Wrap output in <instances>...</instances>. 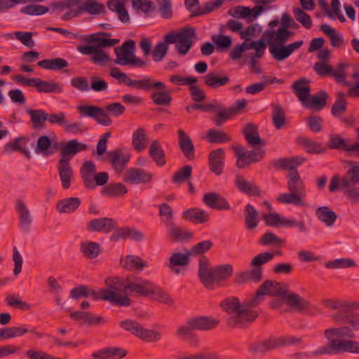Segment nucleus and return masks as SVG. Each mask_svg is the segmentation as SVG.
Listing matches in <instances>:
<instances>
[{"instance_id":"nucleus-42","label":"nucleus","mask_w":359,"mask_h":359,"mask_svg":"<svg viewBox=\"0 0 359 359\" xmlns=\"http://www.w3.org/2000/svg\"><path fill=\"white\" fill-rule=\"evenodd\" d=\"M320 29L330 39L331 46L333 48H339L344 46V40L342 35L331 26L327 24H323L320 25Z\"/></svg>"},{"instance_id":"nucleus-10","label":"nucleus","mask_w":359,"mask_h":359,"mask_svg":"<svg viewBox=\"0 0 359 359\" xmlns=\"http://www.w3.org/2000/svg\"><path fill=\"white\" fill-rule=\"evenodd\" d=\"M275 30L266 31L263 34V39L269 43V50L273 57L276 61H283L291 55L287 45L285 43L274 41Z\"/></svg>"},{"instance_id":"nucleus-17","label":"nucleus","mask_w":359,"mask_h":359,"mask_svg":"<svg viewBox=\"0 0 359 359\" xmlns=\"http://www.w3.org/2000/svg\"><path fill=\"white\" fill-rule=\"evenodd\" d=\"M264 295L280 297L282 299L288 291V285L276 280H266L258 288Z\"/></svg>"},{"instance_id":"nucleus-37","label":"nucleus","mask_w":359,"mask_h":359,"mask_svg":"<svg viewBox=\"0 0 359 359\" xmlns=\"http://www.w3.org/2000/svg\"><path fill=\"white\" fill-rule=\"evenodd\" d=\"M81 199L78 197H69L61 199L56 203V210L60 213H73L81 205Z\"/></svg>"},{"instance_id":"nucleus-19","label":"nucleus","mask_w":359,"mask_h":359,"mask_svg":"<svg viewBox=\"0 0 359 359\" xmlns=\"http://www.w3.org/2000/svg\"><path fill=\"white\" fill-rule=\"evenodd\" d=\"M186 253L173 252L168 258L165 265L175 274L184 273V271L180 267L187 266L190 262V253L189 250H186Z\"/></svg>"},{"instance_id":"nucleus-23","label":"nucleus","mask_w":359,"mask_h":359,"mask_svg":"<svg viewBox=\"0 0 359 359\" xmlns=\"http://www.w3.org/2000/svg\"><path fill=\"white\" fill-rule=\"evenodd\" d=\"M178 143L186 158L192 161L195 158V148L191 137L182 130H177Z\"/></svg>"},{"instance_id":"nucleus-4","label":"nucleus","mask_w":359,"mask_h":359,"mask_svg":"<svg viewBox=\"0 0 359 359\" xmlns=\"http://www.w3.org/2000/svg\"><path fill=\"white\" fill-rule=\"evenodd\" d=\"M344 316L341 321L337 322V323L343 324L344 325L326 329L324 331V337L332 334L348 339L356 338L355 332L359 331V313L352 312L350 310Z\"/></svg>"},{"instance_id":"nucleus-12","label":"nucleus","mask_w":359,"mask_h":359,"mask_svg":"<svg viewBox=\"0 0 359 359\" xmlns=\"http://www.w3.org/2000/svg\"><path fill=\"white\" fill-rule=\"evenodd\" d=\"M153 180V174L144 169L137 168H128L123 175V180L130 184H147Z\"/></svg>"},{"instance_id":"nucleus-56","label":"nucleus","mask_w":359,"mask_h":359,"mask_svg":"<svg viewBox=\"0 0 359 359\" xmlns=\"http://www.w3.org/2000/svg\"><path fill=\"white\" fill-rule=\"evenodd\" d=\"M347 109V101L345 94L343 93H338L337 98L331 109V114L333 116L339 118L341 117Z\"/></svg>"},{"instance_id":"nucleus-48","label":"nucleus","mask_w":359,"mask_h":359,"mask_svg":"<svg viewBox=\"0 0 359 359\" xmlns=\"http://www.w3.org/2000/svg\"><path fill=\"white\" fill-rule=\"evenodd\" d=\"M327 97V93L324 90H321L316 95H314L311 97H309L304 105L309 109L321 110L326 105Z\"/></svg>"},{"instance_id":"nucleus-50","label":"nucleus","mask_w":359,"mask_h":359,"mask_svg":"<svg viewBox=\"0 0 359 359\" xmlns=\"http://www.w3.org/2000/svg\"><path fill=\"white\" fill-rule=\"evenodd\" d=\"M36 65L48 70L59 71L68 67L69 63L63 58L55 57L39 61Z\"/></svg>"},{"instance_id":"nucleus-46","label":"nucleus","mask_w":359,"mask_h":359,"mask_svg":"<svg viewBox=\"0 0 359 359\" xmlns=\"http://www.w3.org/2000/svg\"><path fill=\"white\" fill-rule=\"evenodd\" d=\"M149 154L157 165L163 166L165 165V154L158 140H154L149 146Z\"/></svg>"},{"instance_id":"nucleus-26","label":"nucleus","mask_w":359,"mask_h":359,"mask_svg":"<svg viewBox=\"0 0 359 359\" xmlns=\"http://www.w3.org/2000/svg\"><path fill=\"white\" fill-rule=\"evenodd\" d=\"M59 148V144L57 142H52L50 138L47 135L40 136L36 142L34 151L38 154L50 156L53 154Z\"/></svg>"},{"instance_id":"nucleus-45","label":"nucleus","mask_w":359,"mask_h":359,"mask_svg":"<svg viewBox=\"0 0 359 359\" xmlns=\"http://www.w3.org/2000/svg\"><path fill=\"white\" fill-rule=\"evenodd\" d=\"M99 295L98 291H95L86 285H80L72 288L69 293V297L72 299H79L91 296L94 300H100V299L96 298Z\"/></svg>"},{"instance_id":"nucleus-44","label":"nucleus","mask_w":359,"mask_h":359,"mask_svg":"<svg viewBox=\"0 0 359 359\" xmlns=\"http://www.w3.org/2000/svg\"><path fill=\"white\" fill-rule=\"evenodd\" d=\"M275 341L274 337H270L264 341L251 343L248 346V350L253 354L264 353L276 348Z\"/></svg>"},{"instance_id":"nucleus-30","label":"nucleus","mask_w":359,"mask_h":359,"mask_svg":"<svg viewBox=\"0 0 359 359\" xmlns=\"http://www.w3.org/2000/svg\"><path fill=\"white\" fill-rule=\"evenodd\" d=\"M189 325L197 330H210L218 326L219 321L212 317L198 316L188 320Z\"/></svg>"},{"instance_id":"nucleus-27","label":"nucleus","mask_w":359,"mask_h":359,"mask_svg":"<svg viewBox=\"0 0 359 359\" xmlns=\"http://www.w3.org/2000/svg\"><path fill=\"white\" fill-rule=\"evenodd\" d=\"M57 169L61 180L62 187L64 189H69L74 178V171L70 162L59 160L57 163Z\"/></svg>"},{"instance_id":"nucleus-3","label":"nucleus","mask_w":359,"mask_h":359,"mask_svg":"<svg viewBox=\"0 0 359 359\" xmlns=\"http://www.w3.org/2000/svg\"><path fill=\"white\" fill-rule=\"evenodd\" d=\"M327 344L313 352L314 355H337L341 353H359V341L354 339L336 337L328 334L325 337Z\"/></svg>"},{"instance_id":"nucleus-35","label":"nucleus","mask_w":359,"mask_h":359,"mask_svg":"<svg viewBox=\"0 0 359 359\" xmlns=\"http://www.w3.org/2000/svg\"><path fill=\"white\" fill-rule=\"evenodd\" d=\"M194 329L189 325H180L176 330V335L182 341L187 342L191 346H197L198 345V339L197 335L194 332Z\"/></svg>"},{"instance_id":"nucleus-1","label":"nucleus","mask_w":359,"mask_h":359,"mask_svg":"<svg viewBox=\"0 0 359 359\" xmlns=\"http://www.w3.org/2000/svg\"><path fill=\"white\" fill-rule=\"evenodd\" d=\"M263 293L257 289L255 294L250 299L241 303L238 298L230 297L224 299L221 306L229 317L226 323L231 327L243 328L255 321L259 316L255 308L264 301Z\"/></svg>"},{"instance_id":"nucleus-51","label":"nucleus","mask_w":359,"mask_h":359,"mask_svg":"<svg viewBox=\"0 0 359 359\" xmlns=\"http://www.w3.org/2000/svg\"><path fill=\"white\" fill-rule=\"evenodd\" d=\"M316 215L327 226H332L337 219V214L327 206H321L316 209Z\"/></svg>"},{"instance_id":"nucleus-39","label":"nucleus","mask_w":359,"mask_h":359,"mask_svg":"<svg viewBox=\"0 0 359 359\" xmlns=\"http://www.w3.org/2000/svg\"><path fill=\"white\" fill-rule=\"evenodd\" d=\"M287 188L290 191L305 194V187L297 170L288 172Z\"/></svg>"},{"instance_id":"nucleus-57","label":"nucleus","mask_w":359,"mask_h":359,"mask_svg":"<svg viewBox=\"0 0 359 359\" xmlns=\"http://www.w3.org/2000/svg\"><path fill=\"white\" fill-rule=\"evenodd\" d=\"M136 337L145 342L152 343L160 341L161 334L154 330L144 328L140 324Z\"/></svg>"},{"instance_id":"nucleus-13","label":"nucleus","mask_w":359,"mask_h":359,"mask_svg":"<svg viewBox=\"0 0 359 359\" xmlns=\"http://www.w3.org/2000/svg\"><path fill=\"white\" fill-rule=\"evenodd\" d=\"M97 48L92 45L79 46L77 50L83 55H91L90 61L94 64L104 66L110 61V57L104 50Z\"/></svg>"},{"instance_id":"nucleus-36","label":"nucleus","mask_w":359,"mask_h":359,"mask_svg":"<svg viewBox=\"0 0 359 359\" xmlns=\"http://www.w3.org/2000/svg\"><path fill=\"white\" fill-rule=\"evenodd\" d=\"M25 112L30 116L32 129L40 130L46 127L48 113L45 110L27 109Z\"/></svg>"},{"instance_id":"nucleus-18","label":"nucleus","mask_w":359,"mask_h":359,"mask_svg":"<svg viewBox=\"0 0 359 359\" xmlns=\"http://www.w3.org/2000/svg\"><path fill=\"white\" fill-rule=\"evenodd\" d=\"M152 282L135 278L134 281L126 280V296L137 294L140 296L147 297L150 294Z\"/></svg>"},{"instance_id":"nucleus-15","label":"nucleus","mask_w":359,"mask_h":359,"mask_svg":"<svg viewBox=\"0 0 359 359\" xmlns=\"http://www.w3.org/2000/svg\"><path fill=\"white\" fill-rule=\"evenodd\" d=\"M107 157L109 163L111 164L115 172L121 173L127 166L130 159V154H124L119 149H115L107 152Z\"/></svg>"},{"instance_id":"nucleus-34","label":"nucleus","mask_w":359,"mask_h":359,"mask_svg":"<svg viewBox=\"0 0 359 359\" xmlns=\"http://www.w3.org/2000/svg\"><path fill=\"white\" fill-rule=\"evenodd\" d=\"M182 218L194 224H204L209 221L210 216L207 212L202 209L192 208L183 212Z\"/></svg>"},{"instance_id":"nucleus-8","label":"nucleus","mask_w":359,"mask_h":359,"mask_svg":"<svg viewBox=\"0 0 359 359\" xmlns=\"http://www.w3.org/2000/svg\"><path fill=\"white\" fill-rule=\"evenodd\" d=\"M104 6L95 0H81L74 10H69L61 18L66 21L79 17L84 12L90 15H99L104 13Z\"/></svg>"},{"instance_id":"nucleus-24","label":"nucleus","mask_w":359,"mask_h":359,"mask_svg":"<svg viewBox=\"0 0 359 359\" xmlns=\"http://www.w3.org/2000/svg\"><path fill=\"white\" fill-rule=\"evenodd\" d=\"M330 308L337 310V312L331 315L332 320L337 323L341 321L345 313L352 309H359V302H346L341 301H334L330 305Z\"/></svg>"},{"instance_id":"nucleus-31","label":"nucleus","mask_w":359,"mask_h":359,"mask_svg":"<svg viewBox=\"0 0 359 359\" xmlns=\"http://www.w3.org/2000/svg\"><path fill=\"white\" fill-rule=\"evenodd\" d=\"M96 172L95 165L93 161H86L80 169V175L85 187L95 189L94 180H93Z\"/></svg>"},{"instance_id":"nucleus-11","label":"nucleus","mask_w":359,"mask_h":359,"mask_svg":"<svg viewBox=\"0 0 359 359\" xmlns=\"http://www.w3.org/2000/svg\"><path fill=\"white\" fill-rule=\"evenodd\" d=\"M233 273V266L230 264H221L212 267L208 283L204 286L208 290H213L215 283H219L229 279Z\"/></svg>"},{"instance_id":"nucleus-43","label":"nucleus","mask_w":359,"mask_h":359,"mask_svg":"<svg viewBox=\"0 0 359 359\" xmlns=\"http://www.w3.org/2000/svg\"><path fill=\"white\" fill-rule=\"evenodd\" d=\"M292 88L294 89L295 95L304 104L310 95L309 81L306 79H299L292 84Z\"/></svg>"},{"instance_id":"nucleus-14","label":"nucleus","mask_w":359,"mask_h":359,"mask_svg":"<svg viewBox=\"0 0 359 359\" xmlns=\"http://www.w3.org/2000/svg\"><path fill=\"white\" fill-rule=\"evenodd\" d=\"M88 147L83 142H79L77 140H71L62 144L60 148V158L65 162H70L74 156L79 152L86 151Z\"/></svg>"},{"instance_id":"nucleus-25","label":"nucleus","mask_w":359,"mask_h":359,"mask_svg":"<svg viewBox=\"0 0 359 359\" xmlns=\"http://www.w3.org/2000/svg\"><path fill=\"white\" fill-rule=\"evenodd\" d=\"M26 333H34L39 338H42L43 334L36 331L35 327L28 329L24 326L20 327H10L3 328L0 330V339H8L16 337H21Z\"/></svg>"},{"instance_id":"nucleus-20","label":"nucleus","mask_w":359,"mask_h":359,"mask_svg":"<svg viewBox=\"0 0 359 359\" xmlns=\"http://www.w3.org/2000/svg\"><path fill=\"white\" fill-rule=\"evenodd\" d=\"M111 36V33L100 32L84 39L87 43H94L93 45L97 48H103L106 47H111L119 43L118 39H109Z\"/></svg>"},{"instance_id":"nucleus-49","label":"nucleus","mask_w":359,"mask_h":359,"mask_svg":"<svg viewBox=\"0 0 359 359\" xmlns=\"http://www.w3.org/2000/svg\"><path fill=\"white\" fill-rule=\"evenodd\" d=\"M298 144L303 147L304 149L310 154H322L325 151V149L320 142H314L306 137H298L297 139Z\"/></svg>"},{"instance_id":"nucleus-33","label":"nucleus","mask_w":359,"mask_h":359,"mask_svg":"<svg viewBox=\"0 0 359 359\" xmlns=\"http://www.w3.org/2000/svg\"><path fill=\"white\" fill-rule=\"evenodd\" d=\"M15 210L19 215V223L25 232H29L32 223L30 212L25 203L21 199L16 201Z\"/></svg>"},{"instance_id":"nucleus-7","label":"nucleus","mask_w":359,"mask_h":359,"mask_svg":"<svg viewBox=\"0 0 359 359\" xmlns=\"http://www.w3.org/2000/svg\"><path fill=\"white\" fill-rule=\"evenodd\" d=\"M351 167L346 175L340 178L339 175H334L330 180L329 191L334 192L338 189H344L359 184V163L350 162Z\"/></svg>"},{"instance_id":"nucleus-58","label":"nucleus","mask_w":359,"mask_h":359,"mask_svg":"<svg viewBox=\"0 0 359 359\" xmlns=\"http://www.w3.org/2000/svg\"><path fill=\"white\" fill-rule=\"evenodd\" d=\"M81 252L88 258L97 257L101 252L99 243L93 241H84L81 243Z\"/></svg>"},{"instance_id":"nucleus-59","label":"nucleus","mask_w":359,"mask_h":359,"mask_svg":"<svg viewBox=\"0 0 359 359\" xmlns=\"http://www.w3.org/2000/svg\"><path fill=\"white\" fill-rule=\"evenodd\" d=\"M253 267V269L239 274L240 282L253 281L255 283H259L263 279L262 267Z\"/></svg>"},{"instance_id":"nucleus-22","label":"nucleus","mask_w":359,"mask_h":359,"mask_svg":"<svg viewBox=\"0 0 359 359\" xmlns=\"http://www.w3.org/2000/svg\"><path fill=\"white\" fill-rule=\"evenodd\" d=\"M224 150L222 148L212 151L208 156L210 170L216 175L222 174L224 167Z\"/></svg>"},{"instance_id":"nucleus-28","label":"nucleus","mask_w":359,"mask_h":359,"mask_svg":"<svg viewBox=\"0 0 359 359\" xmlns=\"http://www.w3.org/2000/svg\"><path fill=\"white\" fill-rule=\"evenodd\" d=\"M128 351L120 347H107L92 353L94 359H118L125 357Z\"/></svg>"},{"instance_id":"nucleus-52","label":"nucleus","mask_w":359,"mask_h":359,"mask_svg":"<svg viewBox=\"0 0 359 359\" xmlns=\"http://www.w3.org/2000/svg\"><path fill=\"white\" fill-rule=\"evenodd\" d=\"M283 299L286 300L290 306L299 312H302L309 306L307 301L294 292L289 293L288 291L286 292V294L283 297Z\"/></svg>"},{"instance_id":"nucleus-47","label":"nucleus","mask_w":359,"mask_h":359,"mask_svg":"<svg viewBox=\"0 0 359 359\" xmlns=\"http://www.w3.org/2000/svg\"><path fill=\"white\" fill-rule=\"evenodd\" d=\"M147 144V137L144 128H138L132 135V144L134 149L137 152H141L146 149Z\"/></svg>"},{"instance_id":"nucleus-21","label":"nucleus","mask_w":359,"mask_h":359,"mask_svg":"<svg viewBox=\"0 0 359 359\" xmlns=\"http://www.w3.org/2000/svg\"><path fill=\"white\" fill-rule=\"evenodd\" d=\"M129 238L136 241H142L144 238V235L140 231L136 229L129 227L116 228L110 236V240L116 242L121 239Z\"/></svg>"},{"instance_id":"nucleus-55","label":"nucleus","mask_w":359,"mask_h":359,"mask_svg":"<svg viewBox=\"0 0 359 359\" xmlns=\"http://www.w3.org/2000/svg\"><path fill=\"white\" fill-rule=\"evenodd\" d=\"M210 261L208 257H201L198 262V276L202 284L208 283L209 276L212 272V268H210Z\"/></svg>"},{"instance_id":"nucleus-6","label":"nucleus","mask_w":359,"mask_h":359,"mask_svg":"<svg viewBox=\"0 0 359 359\" xmlns=\"http://www.w3.org/2000/svg\"><path fill=\"white\" fill-rule=\"evenodd\" d=\"M110 76L118 80L119 83H125L129 87L143 90H151L152 89L164 90L165 85L161 81L152 82L149 77L143 79L133 80L126 73L121 72L118 67L110 69Z\"/></svg>"},{"instance_id":"nucleus-40","label":"nucleus","mask_w":359,"mask_h":359,"mask_svg":"<svg viewBox=\"0 0 359 359\" xmlns=\"http://www.w3.org/2000/svg\"><path fill=\"white\" fill-rule=\"evenodd\" d=\"M242 133L246 142L252 147L259 144L262 142L258 133V127L252 123L245 124Z\"/></svg>"},{"instance_id":"nucleus-53","label":"nucleus","mask_w":359,"mask_h":359,"mask_svg":"<svg viewBox=\"0 0 359 359\" xmlns=\"http://www.w3.org/2000/svg\"><path fill=\"white\" fill-rule=\"evenodd\" d=\"M230 81L228 76H219L214 72H209L204 76V83L210 88H217L227 85Z\"/></svg>"},{"instance_id":"nucleus-29","label":"nucleus","mask_w":359,"mask_h":359,"mask_svg":"<svg viewBox=\"0 0 359 359\" xmlns=\"http://www.w3.org/2000/svg\"><path fill=\"white\" fill-rule=\"evenodd\" d=\"M235 184L241 192L249 196H261L259 187L255 183L245 180L241 175L236 176Z\"/></svg>"},{"instance_id":"nucleus-16","label":"nucleus","mask_w":359,"mask_h":359,"mask_svg":"<svg viewBox=\"0 0 359 359\" xmlns=\"http://www.w3.org/2000/svg\"><path fill=\"white\" fill-rule=\"evenodd\" d=\"M117 222L112 218L102 217L90 220L86 224L89 232H103L108 233L115 229Z\"/></svg>"},{"instance_id":"nucleus-60","label":"nucleus","mask_w":359,"mask_h":359,"mask_svg":"<svg viewBox=\"0 0 359 359\" xmlns=\"http://www.w3.org/2000/svg\"><path fill=\"white\" fill-rule=\"evenodd\" d=\"M127 192L128 189L121 182L108 184L103 191L104 194L113 198L121 197L127 194Z\"/></svg>"},{"instance_id":"nucleus-5","label":"nucleus","mask_w":359,"mask_h":359,"mask_svg":"<svg viewBox=\"0 0 359 359\" xmlns=\"http://www.w3.org/2000/svg\"><path fill=\"white\" fill-rule=\"evenodd\" d=\"M135 42L128 39L123 42L121 46L114 48L116 59L114 63L121 66H130L144 67L146 62L135 55Z\"/></svg>"},{"instance_id":"nucleus-54","label":"nucleus","mask_w":359,"mask_h":359,"mask_svg":"<svg viewBox=\"0 0 359 359\" xmlns=\"http://www.w3.org/2000/svg\"><path fill=\"white\" fill-rule=\"evenodd\" d=\"M206 140L212 144H223L231 142L232 138L223 130L210 129L207 131Z\"/></svg>"},{"instance_id":"nucleus-64","label":"nucleus","mask_w":359,"mask_h":359,"mask_svg":"<svg viewBox=\"0 0 359 359\" xmlns=\"http://www.w3.org/2000/svg\"><path fill=\"white\" fill-rule=\"evenodd\" d=\"M158 215L161 218V222L167 227L170 224H173L174 211L172 207L167 203H163L158 205Z\"/></svg>"},{"instance_id":"nucleus-32","label":"nucleus","mask_w":359,"mask_h":359,"mask_svg":"<svg viewBox=\"0 0 359 359\" xmlns=\"http://www.w3.org/2000/svg\"><path fill=\"white\" fill-rule=\"evenodd\" d=\"M244 224L247 230L256 229L259 224V215L257 210L251 204H247L243 209Z\"/></svg>"},{"instance_id":"nucleus-61","label":"nucleus","mask_w":359,"mask_h":359,"mask_svg":"<svg viewBox=\"0 0 359 359\" xmlns=\"http://www.w3.org/2000/svg\"><path fill=\"white\" fill-rule=\"evenodd\" d=\"M302 196L304 195L290 191V193L280 194L277 201L283 204H292L296 206H302L304 205Z\"/></svg>"},{"instance_id":"nucleus-62","label":"nucleus","mask_w":359,"mask_h":359,"mask_svg":"<svg viewBox=\"0 0 359 359\" xmlns=\"http://www.w3.org/2000/svg\"><path fill=\"white\" fill-rule=\"evenodd\" d=\"M272 121L277 130L282 128L286 123L285 114L280 104H272Z\"/></svg>"},{"instance_id":"nucleus-38","label":"nucleus","mask_w":359,"mask_h":359,"mask_svg":"<svg viewBox=\"0 0 359 359\" xmlns=\"http://www.w3.org/2000/svg\"><path fill=\"white\" fill-rule=\"evenodd\" d=\"M149 266V262L137 255H128L125 257L123 267L130 271H141Z\"/></svg>"},{"instance_id":"nucleus-2","label":"nucleus","mask_w":359,"mask_h":359,"mask_svg":"<svg viewBox=\"0 0 359 359\" xmlns=\"http://www.w3.org/2000/svg\"><path fill=\"white\" fill-rule=\"evenodd\" d=\"M107 288L98 291L100 300L108 301L113 305L128 306L131 300L126 296V281L119 278H107L105 280Z\"/></svg>"},{"instance_id":"nucleus-63","label":"nucleus","mask_w":359,"mask_h":359,"mask_svg":"<svg viewBox=\"0 0 359 359\" xmlns=\"http://www.w3.org/2000/svg\"><path fill=\"white\" fill-rule=\"evenodd\" d=\"M150 294L152 298L162 304L172 305L174 302L170 295L164 291L162 288L156 286L152 283L151 290H150Z\"/></svg>"},{"instance_id":"nucleus-41","label":"nucleus","mask_w":359,"mask_h":359,"mask_svg":"<svg viewBox=\"0 0 359 359\" xmlns=\"http://www.w3.org/2000/svg\"><path fill=\"white\" fill-rule=\"evenodd\" d=\"M166 228L168 229V237L174 241H184L193 236L191 231L177 226L175 222L170 224Z\"/></svg>"},{"instance_id":"nucleus-9","label":"nucleus","mask_w":359,"mask_h":359,"mask_svg":"<svg viewBox=\"0 0 359 359\" xmlns=\"http://www.w3.org/2000/svg\"><path fill=\"white\" fill-rule=\"evenodd\" d=\"M78 111L81 117H90L93 118L98 124L103 126H110L112 120L106 109L95 105H79Z\"/></svg>"}]
</instances>
